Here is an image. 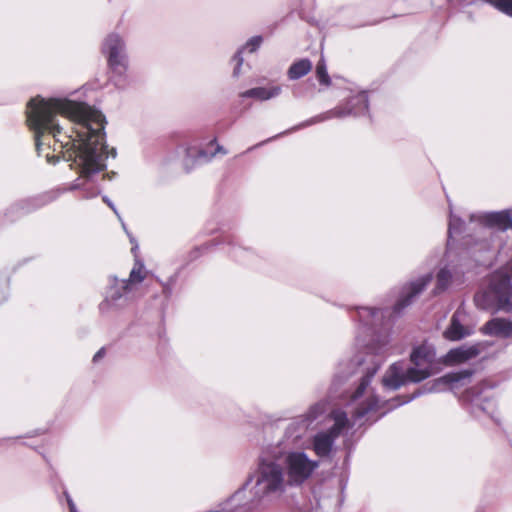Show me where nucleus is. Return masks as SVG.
<instances>
[{
    "instance_id": "f257e3e1",
    "label": "nucleus",
    "mask_w": 512,
    "mask_h": 512,
    "mask_svg": "<svg viewBox=\"0 0 512 512\" xmlns=\"http://www.w3.org/2000/svg\"><path fill=\"white\" fill-rule=\"evenodd\" d=\"M26 114L38 154H42L45 146L51 148L47 139L52 136L53 151H59L80 174L73 189L84 188V180L102 171L109 156H116V150L109 151L105 144L104 115L85 103L36 96L28 102Z\"/></svg>"
},
{
    "instance_id": "f03ea898",
    "label": "nucleus",
    "mask_w": 512,
    "mask_h": 512,
    "mask_svg": "<svg viewBox=\"0 0 512 512\" xmlns=\"http://www.w3.org/2000/svg\"><path fill=\"white\" fill-rule=\"evenodd\" d=\"M318 467L319 461L303 451L269 447L259 457L255 471L245 483V486L251 485L250 496L244 497L242 507L251 512L279 498L287 487L303 485Z\"/></svg>"
},
{
    "instance_id": "7ed1b4c3",
    "label": "nucleus",
    "mask_w": 512,
    "mask_h": 512,
    "mask_svg": "<svg viewBox=\"0 0 512 512\" xmlns=\"http://www.w3.org/2000/svg\"><path fill=\"white\" fill-rule=\"evenodd\" d=\"M370 359L358 358L352 374H360V382L352 392L345 409H335L331 413L334 421L332 427L326 431H320L313 437V450L320 458L328 457L332 451L335 440L349 429L362 426L379 409L380 400L370 387L371 379L374 377L381 363L376 361L375 356Z\"/></svg>"
},
{
    "instance_id": "20e7f679",
    "label": "nucleus",
    "mask_w": 512,
    "mask_h": 512,
    "mask_svg": "<svg viewBox=\"0 0 512 512\" xmlns=\"http://www.w3.org/2000/svg\"><path fill=\"white\" fill-rule=\"evenodd\" d=\"M512 262L493 272L487 278V286L478 292L474 301L478 308L492 311H512Z\"/></svg>"
},
{
    "instance_id": "39448f33",
    "label": "nucleus",
    "mask_w": 512,
    "mask_h": 512,
    "mask_svg": "<svg viewBox=\"0 0 512 512\" xmlns=\"http://www.w3.org/2000/svg\"><path fill=\"white\" fill-rule=\"evenodd\" d=\"M470 224L479 227L484 236L474 243L473 252L494 253L502 245L499 233L512 229V213L510 210L474 213Z\"/></svg>"
},
{
    "instance_id": "423d86ee",
    "label": "nucleus",
    "mask_w": 512,
    "mask_h": 512,
    "mask_svg": "<svg viewBox=\"0 0 512 512\" xmlns=\"http://www.w3.org/2000/svg\"><path fill=\"white\" fill-rule=\"evenodd\" d=\"M326 408V403L322 401L311 405L303 415L298 416L288 424L282 441L276 447L287 450L299 446L307 431L325 413Z\"/></svg>"
},
{
    "instance_id": "0eeeda50",
    "label": "nucleus",
    "mask_w": 512,
    "mask_h": 512,
    "mask_svg": "<svg viewBox=\"0 0 512 512\" xmlns=\"http://www.w3.org/2000/svg\"><path fill=\"white\" fill-rule=\"evenodd\" d=\"M102 52L111 71L119 77L116 85L123 87L124 76L129 66L125 41L119 34L111 33L103 41Z\"/></svg>"
},
{
    "instance_id": "6e6552de",
    "label": "nucleus",
    "mask_w": 512,
    "mask_h": 512,
    "mask_svg": "<svg viewBox=\"0 0 512 512\" xmlns=\"http://www.w3.org/2000/svg\"><path fill=\"white\" fill-rule=\"evenodd\" d=\"M413 367L408 369V377L412 382H420L437 373L436 354L434 347L423 343L415 347L410 355Z\"/></svg>"
},
{
    "instance_id": "1a4fd4ad",
    "label": "nucleus",
    "mask_w": 512,
    "mask_h": 512,
    "mask_svg": "<svg viewBox=\"0 0 512 512\" xmlns=\"http://www.w3.org/2000/svg\"><path fill=\"white\" fill-rule=\"evenodd\" d=\"M368 111V97L366 92H360L354 96H352L345 107L339 106L328 112H325L321 115L315 116L291 129V131H296L300 128L307 127L309 125H313L318 122H322L334 117L342 118L349 115L353 116H362L365 115Z\"/></svg>"
},
{
    "instance_id": "9d476101",
    "label": "nucleus",
    "mask_w": 512,
    "mask_h": 512,
    "mask_svg": "<svg viewBox=\"0 0 512 512\" xmlns=\"http://www.w3.org/2000/svg\"><path fill=\"white\" fill-rule=\"evenodd\" d=\"M132 290L129 282L114 277L106 292L105 299L99 305L100 311L109 313L126 307L131 301L130 294Z\"/></svg>"
},
{
    "instance_id": "9b49d317",
    "label": "nucleus",
    "mask_w": 512,
    "mask_h": 512,
    "mask_svg": "<svg viewBox=\"0 0 512 512\" xmlns=\"http://www.w3.org/2000/svg\"><path fill=\"white\" fill-rule=\"evenodd\" d=\"M432 280V274L426 273L414 281H411L403 286L399 299L394 305V313L400 314L403 309L408 307L413 300L423 292L427 285Z\"/></svg>"
},
{
    "instance_id": "f8f14e48",
    "label": "nucleus",
    "mask_w": 512,
    "mask_h": 512,
    "mask_svg": "<svg viewBox=\"0 0 512 512\" xmlns=\"http://www.w3.org/2000/svg\"><path fill=\"white\" fill-rule=\"evenodd\" d=\"M464 398L470 403V412L479 417L480 413L493 414L494 402L483 388L473 387L466 391Z\"/></svg>"
},
{
    "instance_id": "ddd939ff",
    "label": "nucleus",
    "mask_w": 512,
    "mask_h": 512,
    "mask_svg": "<svg viewBox=\"0 0 512 512\" xmlns=\"http://www.w3.org/2000/svg\"><path fill=\"white\" fill-rule=\"evenodd\" d=\"M359 328L369 335L375 332V328L382 324L384 310L369 307L357 308Z\"/></svg>"
},
{
    "instance_id": "4468645a",
    "label": "nucleus",
    "mask_w": 512,
    "mask_h": 512,
    "mask_svg": "<svg viewBox=\"0 0 512 512\" xmlns=\"http://www.w3.org/2000/svg\"><path fill=\"white\" fill-rule=\"evenodd\" d=\"M407 382L412 381L408 377V369H404L402 362L393 363L382 379L383 386L391 390H396Z\"/></svg>"
},
{
    "instance_id": "2eb2a0df",
    "label": "nucleus",
    "mask_w": 512,
    "mask_h": 512,
    "mask_svg": "<svg viewBox=\"0 0 512 512\" xmlns=\"http://www.w3.org/2000/svg\"><path fill=\"white\" fill-rule=\"evenodd\" d=\"M481 352L479 344L463 345L458 348L451 349L444 357L447 365H457L466 362L478 356Z\"/></svg>"
},
{
    "instance_id": "dca6fc26",
    "label": "nucleus",
    "mask_w": 512,
    "mask_h": 512,
    "mask_svg": "<svg viewBox=\"0 0 512 512\" xmlns=\"http://www.w3.org/2000/svg\"><path fill=\"white\" fill-rule=\"evenodd\" d=\"M464 318L465 313L462 310L458 309L454 312L449 326L443 333L446 339L450 341H458L471 334V330L462 323Z\"/></svg>"
},
{
    "instance_id": "f3484780",
    "label": "nucleus",
    "mask_w": 512,
    "mask_h": 512,
    "mask_svg": "<svg viewBox=\"0 0 512 512\" xmlns=\"http://www.w3.org/2000/svg\"><path fill=\"white\" fill-rule=\"evenodd\" d=\"M485 335L501 338L512 337V321L505 318H493L481 328Z\"/></svg>"
},
{
    "instance_id": "a211bd4d",
    "label": "nucleus",
    "mask_w": 512,
    "mask_h": 512,
    "mask_svg": "<svg viewBox=\"0 0 512 512\" xmlns=\"http://www.w3.org/2000/svg\"><path fill=\"white\" fill-rule=\"evenodd\" d=\"M51 200L49 195L35 196L20 200L13 208L19 210V215H24L44 206Z\"/></svg>"
},
{
    "instance_id": "6ab92c4d",
    "label": "nucleus",
    "mask_w": 512,
    "mask_h": 512,
    "mask_svg": "<svg viewBox=\"0 0 512 512\" xmlns=\"http://www.w3.org/2000/svg\"><path fill=\"white\" fill-rule=\"evenodd\" d=\"M281 93L280 86H273L270 88L266 87H255L240 93V97L242 98H254L260 101L269 100L271 98L277 97Z\"/></svg>"
},
{
    "instance_id": "aec40b11",
    "label": "nucleus",
    "mask_w": 512,
    "mask_h": 512,
    "mask_svg": "<svg viewBox=\"0 0 512 512\" xmlns=\"http://www.w3.org/2000/svg\"><path fill=\"white\" fill-rule=\"evenodd\" d=\"M471 375L470 372L466 371L464 375L460 373H451L447 374L441 378L434 380L432 383H427L425 385V392H439L443 390V388L451 383L458 382L462 377H469Z\"/></svg>"
},
{
    "instance_id": "412c9836",
    "label": "nucleus",
    "mask_w": 512,
    "mask_h": 512,
    "mask_svg": "<svg viewBox=\"0 0 512 512\" xmlns=\"http://www.w3.org/2000/svg\"><path fill=\"white\" fill-rule=\"evenodd\" d=\"M312 70V62L307 59H300L291 64L287 71L290 80H297L307 75Z\"/></svg>"
},
{
    "instance_id": "4be33fe9",
    "label": "nucleus",
    "mask_w": 512,
    "mask_h": 512,
    "mask_svg": "<svg viewBox=\"0 0 512 512\" xmlns=\"http://www.w3.org/2000/svg\"><path fill=\"white\" fill-rule=\"evenodd\" d=\"M451 280H452L451 271L446 267L440 269L436 275V287H435L434 292L436 294H438V293L445 291L449 287Z\"/></svg>"
},
{
    "instance_id": "5701e85b",
    "label": "nucleus",
    "mask_w": 512,
    "mask_h": 512,
    "mask_svg": "<svg viewBox=\"0 0 512 512\" xmlns=\"http://www.w3.org/2000/svg\"><path fill=\"white\" fill-rule=\"evenodd\" d=\"M145 274L146 272L144 264L139 261H136L134 267L130 272L129 279L126 281L130 283L131 288L133 289V286L135 284H139L145 279Z\"/></svg>"
},
{
    "instance_id": "b1692460",
    "label": "nucleus",
    "mask_w": 512,
    "mask_h": 512,
    "mask_svg": "<svg viewBox=\"0 0 512 512\" xmlns=\"http://www.w3.org/2000/svg\"><path fill=\"white\" fill-rule=\"evenodd\" d=\"M465 223L464 221L455 216L452 211H450V218H449V227H448V234L449 237H452L453 235L460 234L464 231Z\"/></svg>"
},
{
    "instance_id": "393cba45",
    "label": "nucleus",
    "mask_w": 512,
    "mask_h": 512,
    "mask_svg": "<svg viewBox=\"0 0 512 512\" xmlns=\"http://www.w3.org/2000/svg\"><path fill=\"white\" fill-rule=\"evenodd\" d=\"M210 145H216V148H215V151L213 153H208L207 151L205 150H199L198 154H197V160L198 161H205V162H208L210 161L217 153H221L223 155L227 154V151L224 149L223 146L217 144V141L216 139L214 138L213 140L210 141Z\"/></svg>"
},
{
    "instance_id": "a878e982",
    "label": "nucleus",
    "mask_w": 512,
    "mask_h": 512,
    "mask_svg": "<svg viewBox=\"0 0 512 512\" xmlns=\"http://www.w3.org/2000/svg\"><path fill=\"white\" fill-rule=\"evenodd\" d=\"M316 76L320 84L325 86L331 84V79L328 75L326 63L323 58H321L316 65Z\"/></svg>"
},
{
    "instance_id": "bb28decb",
    "label": "nucleus",
    "mask_w": 512,
    "mask_h": 512,
    "mask_svg": "<svg viewBox=\"0 0 512 512\" xmlns=\"http://www.w3.org/2000/svg\"><path fill=\"white\" fill-rule=\"evenodd\" d=\"M489 3L500 12L512 17V0H490Z\"/></svg>"
},
{
    "instance_id": "cd10ccee",
    "label": "nucleus",
    "mask_w": 512,
    "mask_h": 512,
    "mask_svg": "<svg viewBox=\"0 0 512 512\" xmlns=\"http://www.w3.org/2000/svg\"><path fill=\"white\" fill-rule=\"evenodd\" d=\"M262 42L263 38L261 36H253L246 42L242 49H248L250 53H253L261 46Z\"/></svg>"
},
{
    "instance_id": "c85d7f7f",
    "label": "nucleus",
    "mask_w": 512,
    "mask_h": 512,
    "mask_svg": "<svg viewBox=\"0 0 512 512\" xmlns=\"http://www.w3.org/2000/svg\"><path fill=\"white\" fill-rule=\"evenodd\" d=\"M44 156L47 162L51 164H55L59 159V155L51 154L49 152H47Z\"/></svg>"
},
{
    "instance_id": "c756f323",
    "label": "nucleus",
    "mask_w": 512,
    "mask_h": 512,
    "mask_svg": "<svg viewBox=\"0 0 512 512\" xmlns=\"http://www.w3.org/2000/svg\"><path fill=\"white\" fill-rule=\"evenodd\" d=\"M242 53H243V49H239L237 51V53L233 56V61L236 62V64L238 63L239 65H242L243 64V57H242Z\"/></svg>"
},
{
    "instance_id": "7c9ffc66",
    "label": "nucleus",
    "mask_w": 512,
    "mask_h": 512,
    "mask_svg": "<svg viewBox=\"0 0 512 512\" xmlns=\"http://www.w3.org/2000/svg\"><path fill=\"white\" fill-rule=\"evenodd\" d=\"M65 496H66V499H67V503H68L70 512H78L77 509H76V506H75V504L73 502V500L71 499V497L67 493H65Z\"/></svg>"
},
{
    "instance_id": "2f4dec72",
    "label": "nucleus",
    "mask_w": 512,
    "mask_h": 512,
    "mask_svg": "<svg viewBox=\"0 0 512 512\" xmlns=\"http://www.w3.org/2000/svg\"><path fill=\"white\" fill-rule=\"evenodd\" d=\"M342 372H343L342 370L339 371V373L335 376L334 385L340 384L342 381H344L348 377L346 375L345 376L341 375Z\"/></svg>"
},
{
    "instance_id": "473e14b6",
    "label": "nucleus",
    "mask_w": 512,
    "mask_h": 512,
    "mask_svg": "<svg viewBox=\"0 0 512 512\" xmlns=\"http://www.w3.org/2000/svg\"><path fill=\"white\" fill-rule=\"evenodd\" d=\"M105 354L104 348H101L93 357V361L97 362L99 359H101Z\"/></svg>"
},
{
    "instance_id": "72a5a7b5",
    "label": "nucleus",
    "mask_w": 512,
    "mask_h": 512,
    "mask_svg": "<svg viewBox=\"0 0 512 512\" xmlns=\"http://www.w3.org/2000/svg\"><path fill=\"white\" fill-rule=\"evenodd\" d=\"M97 194H98V191H97L96 189H92V190L88 191V192L84 195V197H85V198H92V197L97 196Z\"/></svg>"
},
{
    "instance_id": "f704fd0d",
    "label": "nucleus",
    "mask_w": 512,
    "mask_h": 512,
    "mask_svg": "<svg viewBox=\"0 0 512 512\" xmlns=\"http://www.w3.org/2000/svg\"><path fill=\"white\" fill-rule=\"evenodd\" d=\"M103 201L107 203V205L114 211V213H117L114 204L106 196L103 197Z\"/></svg>"
},
{
    "instance_id": "c9c22d12",
    "label": "nucleus",
    "mask_w": 512,
    "mask_h": 512,
    "mask_svg": "<svg viewBox=\"0 0 512 512\" xmlns=\"http://www.w3.org/2000/svg\"><path fill=\"white\" fill-rule=\"evenodd\" d=\"M241 66L242 65H239L238 63L236 64V66L234 67V70H233V75L235 77H238L240 75V72H241Z\"/></svg>"
},
{
    "instance_id": "e433bc0d",
    "label": "nucleus",
    "mask_w": 512,
    "mask_h": 512,
    "mask_svg": "<svg viewBox=\"0 0 512 512\" xmlns=\"http://www.w3.org/2000/svg\"><path fill=\"white\" fill-rule=\"evenodd\" d=\"M198 255H199V249H198V248L194 249V250L191 252V256H192V258H193V259L197 258V257H198Z\"/></svg>"
},
{
    "instance_id": "4c0bfd02",
    "label": "nucleus",
    "mask_w": 512,
    "mask_h": 512,
    "mask_svg": "<svg viewBox=\"0 0 512 512\" xmlns=\"http://www.w3.org/2000/svg\"><path fill=\"white\" fill-rule=\"evenodd\" d=\"M239 251H240V249H233L231 251L232 256L235 257L236 259H238L239 258V255H238Z\"/></svg>"
},
{
    "instance_id": "58836bf2",
    "label": "nucleus",
    "mask_w": 512,
    "mask_h": 512,
    "mask_svg": "<svg viewBox=\"0 0 512 512\" xmlns=\"http://www.w3.org/2000/svg\"><path fill=\"white\" fill-rule=\"evenodd\" d=\"M266 142H267V141L260 142V143H258L257 145H255V146H253V147H250V148L248 149V151H251V150H253V149H254V148H256V147H259V146L263 145V144H264V143H266Z\"/></svg>"
},
{
    "instance_id": "ea45409f",
    "label": "nucleus",
    "mask_w": 512,
    "mask_h": 512,
    "mask_svg": "<svg viewBox=\"0 0 512 512\" xmlns=\"http://www.w3.org/2000/svg\"><path fill=\"white\" fill-rule=\"evenodd\" d=\"M186 152H187V155H188V156H192V153H191V149H190V148H188Z\"/></svg>"
},
{
    "instance_id": "a19ab883",
    "label": "nucleus",
    "mask_w": 512,
    "mask_h": 512,
    "mask_svg": "<svg viewBox=\"0 0 512 512\" xmlns=\"http://www.w3.org/2000/svg\"><path fill=\"white\" fill-rule=\"evenodd\" d=\"M137 245H135L133 248H132V252H134L136 249H137Z\"/></svg>"
}]
</instances>
